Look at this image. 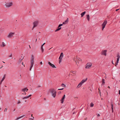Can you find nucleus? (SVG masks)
I'll use <instances>...</instances> for the list:
<instances>
[{"instance_id": "obj_1", "label": "nucleus", "mask_w": 120, "mask_h": 120, "mask_svg": "<svg viewBox=\"0 0 120 120\" xmlns=\"http://www.w3.org/2000/svg\"><path fill=\"white\" fill-rule=\"evenodd\" d=\"M34 56L32 55L31 56V58L30 59V63L31 65L30 69V71H31L33 67L34 64Z\"/></svg>"}, {"instance_id": "obj_2", "label": "nucleus", "mask_w": 120, "mask_h": 120, "mask_svg": "<svg viewBox=\"0 0 120 120\" xmlns=\"http://www.w3.org/2000/svg\"><path fill=\"white\" fill-rule=\"evenodd\" d=\"M51 93L53 97L54 98H55L56 95V90L53 89H52L51 90Z\"/></svg>"}, {"instance_id": "obj_3", "label": "nucleus", "mask_w": 120, "mask_h": 120, "mask_svg": "<svg viewBox=\"0 0 120 120\" xmlns=\"http://www.w3.org/2000/svg\"><path fill=\"white\" fill-rule=\"evenodd\" d=\"M13 5V3L12 2H10L6 3L5 5L7 8H9L11 7Z\"/></svg>"}, {"instance_id": "obj_4", "label": "nucleus", "mask_w": 120, "mask_h": 120, "mask_svg": "<svg viewBox=\"0 0 120 120\" xmlns=\"http://www.w3.org/2000/svg\"><path fill=\"white\" fill-rule=\"evenodd\" d=\"M38 22H39L38 21H36L34 22L33 23L34 26L32 29V30L34 28L37 26Z\"/></svg>"}, {"instance_id": "obj_5", "label": "nucleus", "mask_w": 120, "mask_h": 120, "mask_svg": "<svg viewBox=\"0 0 120 120\" xmlns=\"http://www.w3.org/2000/svg\"><path fill=\"white\" fill-rule=\"evenodd\" d=\"M63 52H61L60 54V56L59 58V63L60 64V62H61L62 58L63 56Z\"/></svg>"}, {"instance_id": "obj_6", "label": "nucleus", "mask_w": 120, "mask_h": 120, "mask_svg": "<svg viewBox=\"0 0 120 120\" xmlns=\"http://www.w3.org/2000/svg\"><path fill=\"white\" fill-rule=\"evenodd\" d=\"M107 21L105 20L102 25V30H103L104 28L105 27V25L107 23Z\"/></svg>"}, {"instance_id": "obj_7", "label": "nucleus", "mask_w": 120, "mask_h": 120, "mask_svg": "<svg viewBox=\"0 0 120 120\" xmlns=\"http://www.w3.org/2000/svg\"><path fill=\"white\" fill-rule=\"evenodd\" d=\"M92 66V64L90 63H87L86 67V69L89 68Z\"/></svg>"}, {"instance_id": "obj_8", "label": "nucleus", "mask_w": 120, "mask_h": 120, "mask_svg": "<svg viewBox=\"0 0 120 120\" xmlns=\"http://www.w3.org/2000/svg\"><path fill=\"white\" fill-rule=\"evenodd\" d=\"M15 34L14 33L11 32L9 34L8 36V38H11Z\"/></svg>"}, {"instance_id": "obj_9", "label": "nucleus", "mask_w": 120, "mask_h": 120, "mask_svg": "<svg viewBox=\"0 0 120 120\" xmlns=\"http://www.w3.org/2000/svg\"><path fill=\"white\" fill-rule=\"evenodd\" d=\"M65 95H64L63 97L60 100L61 103H63L64 101V100L65 98Z\"/></svg>"}, {"instance_id": "obj_10", "label": "nucleus", "mask_w": 120, "mask_h": 120, "mask_svg": "<svg viewBox=\"0 0 120 120\" xmlns=\"http://www.w3.org/2000/svg\"><path fill=\"white\" fill-rule=\"evenodd\" d=\"M48 64H49L50 66L53 68H56V67L53 64H52L50 62H48Z\"/></svg>"}, {"instance_id": "obj_11", "label": "nucleus", "mask_w": 120, "mask_h": 120, "mask_svg": "<svg viewBox=\"0 0 120 120\" xmlns=\"http://www.w3.org/2000/svg\"><path fill=\"white\" fill-rule=\"evenodd\" d=\"M106 50H104L102 52V54L106 56Z\"/></svg>"}, {"instance_id": "obj_12", "label": "nucleus", "mask_w": 120, "mask_h": 120, "mask_svg": "<svg viewBox=\"0 0 120 120\" xmlns=\"http://www.w3.org/2000/svg\"><path fill=\"white\" fill-rule=\"evenodd\" d=\"M22 91L24 92L25 91L27 92L28 90V89L26 88H25L22 89Z\"/></svg>"}, {"instance_id": "obj_13", "label": "nucleus", "mask_w": 120, "mask_h": 120, "mask_svg": "<svg viewBox=\"0 0 120 120\" xmlns=\"http://www.w3.org/2000/svg\"><path fill=\"white\" fill-rule=\"evenodd\" d=\"M82 84H83L81 82H80L79 83V84L77 86V88H79L82 85Z\"/></svg>"}, {"instance_id": "obj_14", "label": "nucleus", "mask_w": 120, "mask_h": 120, "mask_svg": "<svg viewBox=\"0 0 120 120\" xmlns=\"http://www.w3.org/2000/svg\"><path fill=\"white\" fill-rule=\"evenodd\" d=\"M87 80V78H86L85 79H83L82 81L81 82L83 84V83L85 82Z\"/></svg>"}, {"instance_id": "obj_15", "label": "nucleus", "mask_w": 120, "mask_h": 120, "mask_svg": "<svg viewBox=\"0 0 120 120\" xmlns=\"http://www.w3.org/2000/svg\"><path fill=\"white\" fill-rule=\"evenodd\" d=\"M68 22V18L64 22H63V24H65L67 23Z\"/></svg>"}, {"instance_id": "obj_16", "label": "nucleus", "mask_w": 120, "mask_h": 120, "mask_svg": "<svg viewBox=\"0 0 120 120\" xmlns=\"http://www.w3.org/2000/svg\"><path fill=\"white\" fill-rule=\"evenodd\" d=\"M116 57H117L116 60L119 61V59L120 58V56L119 55V54H117V55L116 56Z\"/></svg>"}, {"instance_id": "obj_17", "label": "nucleus", "mask_w": 120, "mask_h": 120, "mask_svg": "<svg viewBox=\"0 0 120 120\" xmlns=\"http://www.w3.org/2000/svg\"><path fill=\"white\" fill-rule=\"evenodd\" d=\"M105 80L104 79H102V84L101 85H104V84L105 83Z\"/></svg>"}, {"instance_id": "obj_18", "label": "nucleus", "mask_w": 120, "mask_h": 120, "mask_svg": "<svg viewBox=\"0 0 120 120\" xmlns=\"http://www.w3.org/2000/svg\"><path fill=\"white\" fill-rule=\"evenodd\" d=\"M86 12V11H85L82 13L81 14V17H82L84 16V15L85 14Z\"/></svg>"}, {"instance_id": "obj_19", "label": "nucleus", "mask_w": 120, "mask_h": 120, "mask_svg": "<svg viewBox=\"0 0 120 120\" xmlns=\"http://www.w3.org/2000/svg\"><path fill=\"white\" fill-rule=\"evenodd\" d=\"M24 116H22L17 118L15 120H18L19 119L21 118Z\"/></svg>"}, {"instance_id": "obj_20", "label": "nucleus", "mask_w": 120, "mask_h": 120, "mask_svg": "<svg viewBox=\"0 0 120 120\" xmlns=\"http://www.w3.org/2000/svg\"><path fill=\"white\" fill-rule=\"evenodd\" d=\"M5 45H6V44L4 42H3L2 43V47H4V46H5Z\"/></svg>"}, {"instance_id": "obj_21", "label": "nucleus", "mask_w": 120, "mask_h": 120, "mask_svg": "<svg viewBox=\"0 0 120 120\" xmlns=\"http://www.w3.org/2000/svg\"><path fill=\"white\" fill-rule=\"evenodd\" d=\"M61 86L65 88L66 87V85L64 83H62L61 84Z\"/></svg>"}, {"instance_id": "obj_22", "label": "nucleus", "mask_w": 120, "mask_h": 120, "mask_svg": "<svg viewBox=\"0 0 120 120\" xmlns=\"http://www.w3.org/2000/svg\"><path fill=\"white\" fill-rule=\"evenodd\" d=\"M76 61H77V60H78L79 61H81L82 60L79 57H77L76 59Z\"/></svg>"}, {"instance_id": "obj_23", "label": "nucleus", "mask_w": 120, "mask_h": 120, "mask_svg": "<svg viewBox=\"0 0 120 120\" xmlns=\"http://www.w3.org/2000/svg\"><path fill=\"white\" fill-rule=\"evenodd\" d=\"M28 96H26L25 97H23L22 98V99L23 100H25L26 99H27L28 98Z\"/></svg>"}, {"instance_id": "obj_24", "label": "nucleus", "mask_w": 120, "mask_h": 120, "mask_svg": "<svg viewBox=\"0 0 120 120\" xmlns=\"http://www.w3.org/2000/svg\"><path fill=\"white\" fill-rule=\"evenodd\" d=\"M5 75H4L3 77V78L1 80V82H2L4 80V79H5Z\"/></svg>"}, {"instance_id": "obj_25", "label": "nucleus", "mask_w": 120, "mask_h": 120, "mask_svg": "<svg viewBox=\"0 0 120 120\" xmlns=\"http://www.w3.org/2000/svg\"><path fill=\"white\" fill-rule=\"evenodd\" d=\"M87 18L88 20L89 21L90 20V16L89 15H87Z\"/></svg>"}, {"instance_id": "obj_26", "label": "nucleus", "mask_w": 120, "mask_h": 120, "mask_svg": "<svg viewBox=\"0 0 120 120\" xmlns=\"http://www.w3.org/2000/svg\"><path fill=\"white\" fill-rule=\"evenodd\" d=\"M61 27H60V28L57 29L56 30H55V31L57 32V31L61 29Z\"/></svg>"}, {"instance_id": "obj_27", "label": "nucleus", "mask_w": 120, "mask_h": 120, "mask_svg": "<svg viewBox=\"0 0 120 120\" xmlns=\"http://www.w3.org/2000/svg\"><path fill=\"white\" fill-rule=\"evenodd\" d=\"M94 105V104L92 102L90 104V106L91 107H93Z\"/></svg>"}, {"instance_id": "obj_28", "label": "nucleus", "mask_w": 120, "mask_h": 120, "mask_svg": "<svg viewBox=\"0 0 120 120\" xmlns=\"http://www.w3.org/2000/svg\"><path fill=\"white\" fill-rule=\"evenodd\" d=\"M111 108L112 109H113V104L112 103H111Z\"/></svg>"}, {"instance_id": "obj_29", "label": "nucleus", "mask_w": 120, "mask_h": 120, "mask_svg": "<svg viewBox=\"0 0 120 120\" xmlns=\"http://www.w3.org/2000/svg\"><path fill=\"white\" fill-rule=\"evenodd\" d=\"M119 61L116 60V64H116L115 66H116L118 64V62H119Z\"/></svg>"}, {"instance_id": "obj_30", "label": "nucleus", "mask_w": 120, "mask_h": 120, "mask_svg": "<svg viewBox=\"0 0 120 120\" xmlns=\"http://www.w3.org/2000/svg\"><path fill=\"white\" fill-rule=\"evenodd\" d=\"M34 118V117L33 116H32L31 118L29 119V120H33Z\"/></svg>"}, {"instance_id": "obj_31", "label": "nucleus", "mask_w": 120, "mask_h": 120, "mask_svg": "<svg viewBox=\"0 0 120 120\" xmlns=\"http://www.w3.org/2000/svg\"><path fill=\"white\" fill-rule=\"evenodd\" d=\"M98 90H99V94H100L101 96V92H100V90L99 88L98 89Z\"/></svg>"}, {"instance_id": "obj_32", "label": "nucleus", "mask_w": 120, "mask_h": 120, "mask_svg": "<svg viewBox=\"0 0 120 120\" xmlns=\"http://www.w3.org/2000/svg\"><path fill=\"white\" fill-rule=\"evenodd\" d=\"M63 24H60L59 25V26H58V27H60L61 26H62L63 25Z\"/></svg>"}, {"instance_id": "obj_33", "label": "nucleus", "mask_w": 120, "mask_h": 120, "mask_svg": "<svg viewBox=\"0 0 120 120\" xmlns=\"http://www.w3.org/2000/svg\"><path fill=\"white\" fill-rule=\"evenodd\" d=\"M24 59V57H23L22 58V59H19V61L20 62H21V60H22L23 59Z\"/></svg>"}, {"instance_id": "obj_34", "label": "nucleus", "mask_w": 120, "mask_h": 120, "mask_svg": "<svg viewBox=\"0 0 120 120\" xmlns=\"http://www.w3.org/2000/svg\"><path fill=\"white\" fill-rule=\"evenodd\" d=\"M76 72V71H72V73L73 74H75V73Z\"/></svg>"}, {"instance_id": "obj_35", "label": "nucleus", "mask_w": 120, "mask_h": 120, "mask_svg": "<svg viewBox=\"0 0 120 120\" xmlns=\"http://www.w3.org/2000/svg\"><path fill=\"white\" fill-rule=\"evenodd\" d=\"M41 86L40 85H38L37 87V88H39V87H40Z\"/></svg>"}, {"instance_id": "obj_36", "label": "nucleus", "mask_w": 120, "mask_h": 120, "mask_svg": "<svg viewBox=\"0 0 120 120\" xmlns=\"http://www.w3.org/2000/svg\"><path fill=\"white\" fill-rule=\"evenodd\" d=\"M64 89V88H61V89H58V90H63Z\"/></svg>"}, {"instance_id": "obj_37", "label": "nucleus", "mask_w": 120, "mask_h": 120, "mask_svg": "<svg viewBox=\"0 0 120 120\" xmlns=\"http://www.w3.org/2000/svg\"><path fill=\"white\" fill-rule=\"evenodd\" d=\"M7 108H5L4 110V111L6 112L7 111Z\"/></svg>"}, {"instance_id": "obj_38", "label": "nucleus", "mask_w": 120, "mask_h": 120, "mask_svg": "<svg viewBox=\"0 0 120 120\" xmlns=\"http://www.w3.org/2000/svg\"><path fill=\"white\" fill-rule=\"evenodd\" d=\"M42 49H43V46H41V50Z\"/></svg>"}, {"instance_id": "obj_39", "label": "nucleus", "mask_w": 120, "mask_h": 120, "mask_svg": "<svg viewBox=\"0 0 120 120\" xmlns=\"http://www.w3.org/2000/svg\"><path fill=\"white\" fill-rule=\"evenodd\" d=\"M20 102L19 101L17 102V104H19L20 103Z\"/></svg>"}, {"instance_id": "obj_40", "label": "nucleus", "mask_w": 120, "mask_h": 120, "mask_svg": "<svg viewBox=\"0 0 120 120\" xmlns=\"http://www.w3.org/2000/svg\"><path fill=\"white\" fill-rule=\"evenodd\" d=\"M32 95L31 94H30L29 96H28V98H29V97H30Z\"/></svg>"}, {"instance_id": "obj_41", "label": "nucleus", "mask_w": 120, "mask_h": 120, "mask_svg": "<svg viewBox=\"0 0 120 120\" xmlns=\"http://www.w3.org/2000/svg\"><path fill=\"white\" fill-rule=\"evenodd\" d=\"M22 65H24V67L25 66V65H24V64L23 63V62H22Z\"/></svg>"}, {"instance_id": "obj_42", "label": "nucleus", "mask_w": 120, "mask_h": 120, "mask_svg": "<svg viewBox=\"0 0 120 120\" xmlns=\"http://www.w3.org/2000/svg\"><path fill=\"white\" fill-rule=\"evenodd\" d=\"M41 51L42 52V53L43 52H44V49H41Z\"/></svg>"}, {"instance_id": "obj_43", "label": "nucleus", "mask_w": 120, "mask_h": 120, "mask_svg": "<svg viewBox=\"0 0 120 120\" xmlns=\"http://www.w3.org/2000/svg\"><path fill=\"white\" fill-rule=\"evenodd\" d=\"M26 92L24 93H22V94L24 95H26Z\"/></svg>"}, {"instance_id": "obj_44", "label": "nucleus", "mask_w": 120, "mask_h": 120, "mask_svg": "<svg viewBox=\"0 0 120 120\" xmlns=\"http://www.w3.org/2000/svg\"><path fill=\"white\" fill-rule=\"evenodd\" d=\"M12 54H11V55H10V56H9V57H12Z\"/></svg>"}, {"instance_id": "obj_45", "label": "nucleus", "mask_w": 120, "mask_h": 120, "mask_svg": "<svg viewBox=\"0 0 120 120\" xmlns=\"http://www.w3.org/2000/svg\"><path fill=\"white\" fill-rule=\"evenodd\" d=\"M45 43H44L41 46H43L45 45Z\"/></svg>"}, {"instance_id": "obj_46", "label": "nucleus", "mask_w": 120, "mask_h": 120, "mask_svg": "<svg viewBox=\"0 0 120 120\" xmlns=\"http://www.w3.org/2000/svg\"><path fill=\"white\" fill-rule=\"evenodd\" d=\"M40 64H41V65H42V61H41L40 62Z\"/></svg>"}, {"instance_id": "obj_47", "label": "nucleus", "mask_w": 120, "mask_h": 120, "mask_svg": "<svg viewBox=\"0 0 120 120\" xmlns=\"http://www.w3.org/2000/svg\"><path fill=\"white\" fill-rule=\"evenodd\" d=\"M97 116H100V114H98L97 115Z\"/></svg>"}, {"instance_id": "obj_48", "label": "nucleus", "mask_w": 120, "mask_h": 120, "mask_svg": "<svg viewBox=\"0 0 120 120\" xmlns=\"http://www.w3.org/2000/svg\"><path fill=\"white\" fill-rule=\"evenodd\" d=\"M119 94L120 95V90H119Z\"/></svg>"}, {"instance_id": "obj_49", "label": "nucleus", "mask_w": 120, "mask_h": 120, "mask_svg": "<svg viewBox=\"0 0 120 120\" xmlns=\"http://www.w3.org/2000/svg\"><path fill=\"white\" fill-rule=\"evenodd\" d=\"M112 112H113V109H112Z\"/></svg>"}, {"instance_id": "obj_50", "label": "nucleus", "mask_w": 120, "mask_h": 120, "mask_svg": "<svg viewBox=\"0 0 120 120\" xmlns=\"http://www.w3.org/2000/svg\"><path fill=\"white\" fill-rule=\"evenodd\" d=\"M119 10V9H117L116 10V11H118Z\"/></svg>"}, {"instance_id": "obj_51", "label": "nucleus", "mask_w": 120, "mask_h": 120, "mask_svg": "<svg viewBox=\"0 0 120 120\" xmlns=\"http://www.w3.org/2000/svg\"><path fill=\"white\" fill-rule=\"evenodd\" d=\"M2 82H1V81L0 82V85H1V84Z\"/></svg>"}, {"instance_id": "obj_52", "label": "nucleus", "mask_w": 120, "mask_h": 120, "mask_svg": "<svg viewBox=\"0 0 120 120\" xmlns=\"http://www.w3.org/2000/svg\"><path fill=\"white\" fill-rule=\"evenodd\" d=\"M3 67V66H1V67H0V68H2V67Z\"/></svg>"}, {"instance_id": "obj_53", "label": "nucleus", "mask_w": 120, "mask_h": 120, "mask_svg": "<svg viewBox=\"0 0 120 120\" xmlns=\"http://www.w3.org/2000/svg\"><path fill=\"white\" fill-rule=\"evenodd\" d=\"M112 64H114V63H113V61H112Z\"/></svg>"}, {"instance_id": "obj_54", "label": "nucleus", "mask_w": 120, "mask_h": 120, "mask_svg": "<svg viewBox=\"0 0 120 120\" xmlns=\"http://www.w3.org/2000/svg\"><path fill=\"white\" fill-rule=\"evenodd\" d=\"M108 87L109 88H110V87L109 86H108Z\"/></svg>"}, {"instance_id": "obj_55", "label": "nucleus", "mask_w": 120, "mask_h": 120, "mask_svg": "<svg viewBox=\"0 0 120 120\" xmlns=\"http://www.w3.org/2000/svg\"><path fill=\"white\" fill-rule=\"evenodd\" d=\"M70 74H69V75H68V76H70Z\"/></svg>"}, {"instance_id": "obj_56", "label": "nucleus", "mask_w": 120, "mask_h": 120, "mask_svg": "<svg viewBox=\"0 0 120 120\" xmlns=\"http://www.w3.org/2000/svg\"><path fill=\"white\" fill-rule=\"evenodd\" d=\"M29 47L30 48H31V47H30V45H29Z\"/></svg>"}, {"instance_id": "obj_57", "label": "nucleus", "mask_w": 120, "mask_h": 120, "mask_svg": "<svg viewBox=\"0 0 120 120\" xmlns=\"http://www.w3.org/2000/svg\"><path fill=\"white\" fill-rule=\"evenodd\" d=\"M33 115V114H31V117Z\"/></svg>"}, {"instance_id": "obj_58", "label": "nucleus", "mask_w": 120, "mask_h": 120, "mask_svg": "<svg viewBox=\"0 0 120 120\" xmlns=\"http://www.w3.org/2000/svg\"><path fill=\"white\" fill-rule=\"evenodd\" d=\"M3 62L4 63H5V62H4V61H3Z\"/></svg>"}, {"instance_id": "obj_59", "label": "nucleus", "mask_w": 120, "mask_h": 120, "mask_svg": "<svg viewBox=\"0 0 120 120\" xmlns=\"http://www.w3.org/2000/svg\"><path fill=\"white\" fill-rule=\"evenodd\" d=\"M74 113H75V112H73V114H74Z\"/></svg>"}, {"instance_id": "obj_60", "label": "nucleus", "mask_w": 120, "mask_h": 120, "mask_svg": "<svg viewBox=\"0 0 120 120\" xmlns=\"http://www.w3.org/2000/svg\"><path fill=\"white\" fill-rule=\"evenodd\" d=\"M72 71H71V72L72 73Z\"/></svg>"}, {"instance_id": "obj_61", "label": "nucleus", "mask_w": 120, "mask_h": 120, "mask_svg": "<svg viewBox=\"0 0 120 120\" xmlns=\"http://www.w3.org/2000/svg\"><path fill=\"white\" fill-rule=\"evenodd\" d=\"M37 41V39H36V41Z\"/></svg>"}, {"instance_id": "obj_62", "label": "nucleus", "mask_w": 120, "mask_h": 120, "mask_svg": "<svg viewBox=\"0 0 120 120\" xmlns=\"http://www.w3.org/2000/svg\"><path fill=\"white\" fill-rule=\"evenodd\" d=\"M15 109L14 110V111L15 110Z\"/></svg>"}, {"instance_id": "obj_63", "label": "nucleus", "mask_w": 120, "mask_h": 120, "mask_svg": "<svg viewBox=\"0 0 120 120\" xmlns=\"http://www.w3.org/2000/svg\"><path fill=\"white\" fill-rule=\"evenodd\" d=\"M4 86L6 87H7V86Z\"/></svg>"}, {"instance_id": "obj_64", "label": "nucleus", "mask_w": 120, "mask_h": 120, "mask_svg": "<svg viewBox=\"0 0 120 120\" xmlns=\"http://www.w3.org/2000/svg\"><path fill=\"white\" fill-rule=\"evenodd\" d=\"M77 64V63L76 62V64Z\"/></svg>"}]
</instances>
